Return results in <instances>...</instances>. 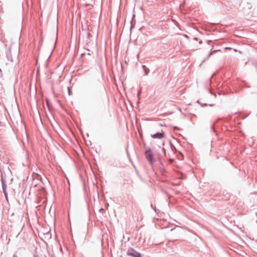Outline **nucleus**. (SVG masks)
<instances>
[{
  "label": "nucleus",
  "mask_w": 257,
  "mask_h": 257,
  "mask_svg": "<svg viewBox=\"0 0 257 257\" xmlns=\"http://www.w3.org/2000/svg\"><path fill=\"white\" fill-rule=\"evenodd\" d=\"M127 254L134 257H141V254L139 252L132 248L127 250Z\"/></svg>",
  "instance_id": "f257e3e1"
},
{
  "label": "nucleus",
  "mask_w": 257,
  "mask_h": 257,
  "mask_svg": "<svg viewBox=\"0 0 257 257\" xmlns=\"http://www.w3.org/2000/svg\"><path fill=\"white\" fill-rule=\"evenodd\" d=\"M152 137L154 139H161L163 138L164 136V132L158 133L154 135H152Z\"/></svg>",
  "instance_id": "7ed1b4c3"
},
{
  "label": "nucleus",
  "mask_w": 257,
  "mask_h": 257,
  "mask_svg": "<svg viewBox=\"0 0 257 257\" xmlns=\"http://www.w3.org/2000/svg\"><path fill=\"white\" fill-rule=\"evenodd\" d=\"M162 150H163V151L164 152V154H165L166 152H165V149H164V148H163V149H162Z\"/></svg>",
  "instance_id": "39448f33"
},
{
  "label": "nucleus",
  "mask_w": 257,
  "mask_h": 257,
  "mask_svg": "<svg viewBox=\"0 0 257 257\" xmlns=\"http://www.w3.org/2000/svg\"><path fill=\"white\" fill-rule=\"evenodd\" d=\"M148 72H149V69H145V72H146V74H148Z\"/></svg>",
  "instance_id": "20e7f679"
},
{
  "label": "nucleus",
  "mask_w": 257,
  "mask_h": 257,
  "mask_svg": "<svg viewBox=\"0 0 257 257\" xmlns=\"http://www.w3.org/2000/svg\"><path fill=\"white\" fill-rule=\"evenodd\" d=\"M146 157L147 159L151 163H153V154L151 151H147L146 152Z\"/></svg>",
  "instance_id": "f03ea898"
},
{
  "label": "nucleus",
  "mask_w": 257,
  "mask_h": 257,
  "mask_svg": "<svg viewBox=\"0 0 257 257\" xmlns=\"http://www.w3.org/2000/svg\"><path fill=\"white\" fill-rule=\"evenodd\" d=\"M225 49H230V48H228V47H227V48H226Z\"/></svg>",
  "instance_id": "423d86ee"
}]
</instances>
